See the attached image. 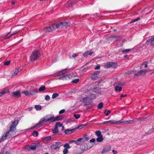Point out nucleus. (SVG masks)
<instances>
[{"mask_svg": "<svg viewBox=\"0 0 154 154\" xmlns=\"http://www.w3.org/2000/svg\"><path fill=\"white\" fill-rule=\"evenodd\" d=\"M70 24V23L69 21H62L59 23L52 24L51 26L48 27H45L44 29V32L48 33L51 32L57 28H62L64 27H66L67 26H69Z\"/></svg>", "mask_w": 154, "mask_h": 154, "instance_id": "nucleus-1", "label": "nucleus"}, {"mask_svg": "<svg viewBox=\"0 0 154 154\" xmlns=\"http://www.w3.org/2000/svg\"><path fill=\"white\" fill-rule=\"evenodd\" d=\"M54 118L53 116L51 115H47L41 118L38 123L31 128V129H33L36 127L39 128L42 126L45 122H47L49 121L50 122H52V120Z\"/></svg>", "mask_w": 154, "mask_h": 154, "instance_id": "nucleus-2", "label": "nucleus"}, {"mask_svg": "<svg viewBox=\"0 0 154 154\" xmlns=\"http://www.w3.org/2000/svg\"><path fill=\"white\" fill-rule=\"evenodd\" d=\"M41 56L39 52L37 50L34 51L31 54L30 57V60L33 62Z\"/></svg>", "mask_w": 154, "mask_h": 154, "instance_id": "nucleus-3", "label": "nucleus"}, {"mask_svg": "<svg viewBox=\"0 0 154 154\" xmlns=\"http://www.w3.org/2000/svg\"><path fill=\"white\" fill-rule=\"evenodd\" d=\"M92 146H93L91 145L89 143H84L81 146L82 151L83 152L85 151H87L91 148Z\"/></svg>", "mask_w": 154, "mask_h": 154, "instance_id": "nucleus-4", "label": "nucleus"}, {"mask_svg": "<svg viewBox=\"0 0 154 154\" xmlns=\"http://www.w3.org/2000/svg\"><path fill=\"white\" fill-rule=\"evenodd\" d=\"M117 66V63L113 62H107L106 63L105 67L106 68H108L110 67L116 68Z\"/></svg>", "mask_w": 154, "mask_h": 154, "instance_id": "nucleus-5", "label": "nucleus"}, {"mask_svg": "<svg viewBox=\"0 0 154 154\" xmlns=\"http://www.w3.org/2000/svg\"><path fill=\"white\" fill-rule=\"evenodd\" d=\"M9 131H7L5 133L4 135L2 136L0 139V142L4 141V140L8 139L11 136V135L9 134Z\"/></svg>", "mask_w": 154, "mask_h": 154, "instance_id": "nucleus-6", "label": "nucleus"}, {"mask_svg": "<svg viewBox=\"0 0 154 154\" xmlns=\"http://www.w3.org/2000/svg\"><path fill=\"white\" fill-rule=\"evenodd\" d=\"M100 71H96L91 75L90 77L91 79L94 80L98 79L99 77L98 76L100 74Z\"/></svg>", "mask_w": 154, "mask_h": 154, "instance_id": "nucleus-7", "label": "nucleus"}, {"mask_svg": "<svg viewBox=\"0 0 154 154\" xmlns=\"http://www.w3.org/2000/svg\"><path fill=\"white\" fill-rule=\"evenodd\" d=\"M89 99H90L88 97H86L81 99L80 101L81 102L85 103L86 105H91V103H92V102L90 101Z\"/></svg>", "mask_w": 154, "mask_h": 154, "instance_id": "nucleus-8", "label": "nucleus"}, {"mask_svg": "<svg viewBox=\"0 0 154 154\" xmlns=\"http://www.w3.org/2000/svg\"><path fill=\"white\" fill-rule=\"evenodd\" d=\"M122 122V121L121 120L117 121H116L115 120H110L109 121H107L104 122H103V124H106L107 123H110V124H119L120 123H121Z\"/></svg>", "mask_w": 154, "mask_h": 154, "instance_id": "nucleus-9", "label": "nucleus"}, {"mask_svg": "<svg viewBox=\"0 0 154 154\" xmlns=\"http://www.w3.org/2000/svg\"><path fill=\"white\" fill-rule=\"evenodd\" d=\"M71 77V75L70 74H67L60 77L58 78V79L63 80H68L70 79Z\"/></svg>", "mask_w": 154, "mask_h": 154, "instance_id": "nucleus-10", "label": "nucleus"}, {"mask_svg": "<svg viewBox=\"0 0 154 154\" xmlns=\"http://www.w3.org/2000/svg\"><path fill=\"white\" fill-rule=\"evenodd\" d=\"M12 95L14 97L18 98L21 97V94L19 91H16L12 93Z\"/></svg>", "mask_w": 154, "mask_h": 154, "instance_id": "nucleus-11", "label": "nucleus"}, {"mask_svg": "<svg viewBox=\"0 0 154 154\" xmlns=\"http://www.w3.org/2000/svg\"><path fill=\"white\" fill-rule=\"evenodd\" d=\"M111 149V146L110 145H107L101 151L102 153H105L108 152Z\"/></svg>", "mask_w": 154, "mask_h": 154, "instance_id": "nucleus-12", "label": "nucleus"}, {"mask_svg": "<svg viewBox=\"0 0 154 154\" xmlns=\"http://www.w3.org/2000/svg\"><path fill=\"white\" fill-rule=\"evenodd\" d=\"M21 69L20 67L16 68L12 71L11 72L12 74L13 75H16Z\"/></svg>", "mask_w": 154, "mask_h": 154, "instance_id": "nucleus-13", "label": "nucleus"}, {"mask_svg": "<svg viewBox=\"0 0 154 154\" xmlns=\"http://www.w3.org/2000/svg\"><path fill=\"white\" fill-rule=\"evenodd\" d=\"M145 72L146 71H144V70H141L135 73V75L140 76L142 75H145Z\"/></svg>", "mask_w": 154, "mask_h": 154, "instance_id": "nucleus-14", "label": "nucleus"}, {"mask_svg": "<svg viewBox=\"0 0 154 154\" xmlns=\"http://www.w3.org/2000/svg\"><path fill=\"white\" fill-rule=\"evenodd\" d=\"M114 86L115 87V91H118L120 92L122 90V87L119 85L117 83L114 84Z\"/></svg>", "mask_w": 154, "mask_h": 154, "instance_id": "nucleus-15", "label": "nucleus"}, {"mask_svg": "<svg viewBox=\"0 0 154 154\" xmlns=\"http://www.w3.org/2000/svg\"><path fill=\"white\" fill-rule=\"evenodd\" d=\"M76 130V128H73L71 129H67L64 132L66 134H69L75 132Z\"/></svg>", "mask_w": 154, "mask_h": 154, "instance_id": "nucleus-16", "label": "nucleus"}, {"mask_svg": "<svg viewBox=\"0 0 154 154\" xmlns=\"http://www.w3.org/2000/svg\"><path fill=\"white\" fill-rule=\"evenodd\" d=\"M135 122L134 120H127L124 121H122L121 123H122L123 125H128L129 124H133Z\"/></svg>", "mask_w": 154, "mask_h": 154, "instance_id": "nucleus-17", "label": "nucleus"}, {"mask_svg": "<svg viewBox=\"0 0 154 154\" xmlns=\"http://www.w3.org/2000/svg\"><path fill=\"white\" fill-rule=\"evenodd\" d=\"M69 70V69H66L62 71L59 72L55 75V76L56 77H58L60 76L61 75L65 73L66 71H68Z\"/></svg>", "mask_w": 154, "mask_h": 154, "instance_id": "nucleus-18", "label": "nucleus"}, {"mask_svg": "<svg viewBox=\"0 0 154 154\" xmlns=\"http://www.w3.org/2000/svg\"><path fill=\"white\" fill-rule=\"evenodd\" d=\"M63 116L62 115H59L56 116L52 120V122H55L57 121H59L61 120L63 118Z\"/></svg>", "mask_w": 154, "mask_h": 154, "instance_id": "nucleus-19", "label": "nucleus"}, {"mask_svg": "<svg viewBox=\"0 0 154 154\" xmlns=\"http://www.w3.org/2000/svg\"><path fill=\"white\" fill-rule=\"evenodd\" d=\"M51 148L53 150L57 151L59 150L60 148L59 147L55 144H53L50 146Z\"/></svg>", "mask_w": 154, "mask_h": 154, "instance_id": "nucleus-20", "label": "nucleus"}, {"mask_svg": "<svg viewBox=\"0 0 154 154\" xmlns=\"http://www.w3.org/2000/svg\"><path fill=\"white\" fill-rule=\"evenodd\" d=\"M87 136V135L85 134L83 137L81 138L82 139V142L83 143H85V142L89 140V138Z\"/></svg>", "mask_w": 154, "mask_h": 154, "instance_id": "nucleus-21", "label": "nucleus"}, {"mask_svg": "<svg viewBox=\"0 0 154 154\" xmlns=\"http://www.w3.org/2000/svg\"><path fill=\"white\" fill-rule=\"evenodd\" d=\"M74 4V2L72 1H68L66 4V6L67 8L72 6Z\"/></svg>", "mask_w": 154, "mask_h": 154, "instance_id": "nucleus-22", "label": "nucleus"}, {"mask_svg": "<svg viewBox=\"0 0 154 154\" xmlns=\"http://www.w3.org/2000/svg\"><path fill=\"white\" fill-rule=\"evenodd\" d=\"M147 42L150 43L151 45H154V35L152 36L147 41Z\"/></svg>", "mask_w": 154, "mask_h": 154, "instance_id": "nucleus-23", "label": "nucleus"}, {"mask_svg": "<svg viewBox=\"0 0 154 154\" xmlns=\"http://www.w3.org/2000/svg\"><path fill=\"white\" fill-rule=\"evenodd\" d=\"M94 53V52L93 51L90 52L87 51L83 54V56L85 57H87L88 55H92Z\"/></svg>", "mask_w": 154, "mask_h": 154, "instance_id": "nucleus-24", "label": "nucleus"}, {"mask_svg": "<svg viewBox=\"0 0 154 154\" xmlns=\"http://www.w3.org/2000/svg\"><path fill=\"white\" fill-rule=\"evenodd\" d=\"M38 93L37 90L35 89L31 91H29V94L31 95H33Z\"/></svg>", "mask_w": 154, "mask_h": 154, "instance_id": "nucleus-25", "label": "nucleus"}, {"mask_svg": "<svg viewBox=\"0 0 154 154\" xmlns=\"http://www.w3.org/2000/svg\"><path fill=\"white\" fill-rule=\"evenodd\" d=\"M88 97L90 100L94 99L96 97V95L95 94H91Z\"/></svg>", "mask_w": 154, "mask_h": 154, "instance_id": "nucleus-26", "label": "nucleus"}, {"mask_svg": "<svg viewBox=\"0 0 154 154\" xmlns=\"http://www.w3.org/2000/svg\"><path fill=\"white\" fill-rule=\"evenodd\" d=\"M19 121L18 120H17L13 122H12L11 125H12L13 126H14L16 128V127L18 124Z\"/></svg>", "mask_w": 154, "mask_h": 154, "instance_id": "nucleus-27", "label": "nucleus"}, {"mask_svg": "<svg viewBox=\"0 0 154 154\" xmlns=\"http://www.w3.org/2000/svg\"><path fill=\"white\" fill-rule=\"evenodd\" d=\"M103 140V136L102 135H101V136L98 137L96 139V140L97 141L99 142H102Z\"/></svg>", "mask_w": 154, "mask_h": 154, "instance_id": "nucleus-28", "label": "nucleus"}, {"mask_svg": "<svg viewBox=\"0 0 154 154\" xmlns=\"http://www.w3.org/2000/svg\"><path fill=\"white\" fill-rule=\"evenodd\" d=\"M16 129V128L14 126H13L12 125H11L9 127V130L8 131H9L11 132H13Z\"/></svg>", "mask_w": 154, "mask_h": 154, "instance_id": "nucleus-29", "label": "nucleus"}, {"mask_svg": "<svg viewBox=\"0 0 154 154\" xmlns=\"http://www.w3.org/2000/svg\"><path fill=\"white\" fill-rule=\"evenodd\" d=\"M81 141L82 139L81 138H79L77 140H75V143L77 145H79L81 144Z\"/></svg>", "mask_w": 154, "mask_h": 154, "instance_id": "nucleus-30", "label": "nucleus"}, {"mask_svg": "<svg viewBox=\"0 0 154 154\" xmlns=\"http://www.w3.org/2000/svg\"><path fill=\"white\" fill-rule=\"evenodd\" d=\"M58 129L57 126H56V125L54 126V129H53L52 130V132L54 133H56L58 132Z\"/></svg>", "mask_w": 154, "mask_h": 154, "instance_id": "nucleus-31", "label": "nucleus"}, {"mask_svg": "<svg viewBox=\"0 0 154 154\" xmlns=\"http://www.w3.org/2000/svg\"><path fill=\"white\" fill-rule=\"evenodd\" d=\"M9 92V91L8 90H4L0 92V97L2 96L3 94Z\"/></svg>", "mask_w": 154, "mask_h": 154, "instance_id": "nucleus-32", "label": "nucleus"}, {"mask_svg": "<svg viewBox=\"0 0 154 154\" xmlns=\"http://www.w3.org/2000/svg\"><path fill=\"white\" fill-rule=\"evenodd\" d=\"M20 31H16L12 33L11 35L9 36H8L7 37H6L5 38L6 39H8L10 37L13 36V35L16 34L18 33Z\"/></svg>", "mask_w": 154, "mask_h": 154, "instance_id": "nucleus-33", "label": "nucleus"}, {"mask_svg": "<svg viewBox=\"0 0 154 154\" xmlns=\"http://www.w3.org/2000/svg\"><path fill=\"white\" fill-rule=\"evenodd\" d=\"M34 108L37 111L40 110L42 109V106L40 105H35Z\"/></svg>", "mask_w": 154, "mask_h": 154, "instance_id": "nucleus-34", "label": "nucleus"}, {"mask_svg": "<svg viewBox=\"0 0 154 154\" xmlns=\"http://www.w3.org/2000/svg\"><path fill=\"white\" fill-rule=\"evenodd\" d=\"M45 89H46V88H45V86L42 85V86H41L39 88V90H38V91L40 92H42V91H43L45 90Z\"/></svg>", "mask_w": 154, "mask_h": 154, "instance_id": "nucleus-35", "label": "nucleus"}, {"mask_svg": "<svg viewBox=\"0 0 154 154\" xmlns=\"http://www.w3.org/2000/svg\"><path fill=\"white\" fill-rule=\"evenodd\" d=\"M96 135L97 136V137H99L100 136H101V135H102L101 134V132L100 131H96L95 132Z\"/></svg>", "mask_w": 154, "mask_h": 154, "instance_id": "nucleus-36", "label": "nucleus"}, {"mask_svg": "<svg viewBox=\"0 0 154 154\" xmlns=\"http://www.w3.org/2000/svg\"><path fill=\"white\" fill-rule=\"evenodd\" d=\"M150 118L151 117L150 116H148L147 117H145L143 119H141L140 120L142 121H146L147 120H149L150 119Z\"/></svg>", "mask_w": 154, "mask_h": 154, "instance_id": "nucleus-37", "label": "nucleus"}, {"mask_svg": "<svg viewBox=\"0 0 154 154\" xmlns=\"http://www.w3.org/2000/svg\"><path fill=\"white\" fill-rule=\"evenodd\" d=\"M58 147H59L60 148L61 146H63V145L61 144V143L60 142H57L55 143V144Z\"/></svg>", "mask_w": 154, "mask_h": 154, "instance_id": "nucleus-38", "label": "nucleus"}, {"mask_svg": "<svg viewBox=\"0 0 154 154\" xmlns=\"http://www.w3.org/2000/svg\"><path fill=\"white\" fill-rule=\"evenodd\" d=\"M103 102H101L98 104L97 108L98 109H101L103 107Z\"/></svg>", "mask_w": 154, "mask_h": 154, "instance_id": "nucleus-39", "label": "nucleus"}, {"mask_svg": "<svg viewBox=\"0 0 154 154\" xmlns=\"http://www.w3.org/2000/svg\"><path fill=\"white\" fill-rule=\"evenodd\" d=\"M59 95V94L57 93H55L53 94L52 95V98L53 99H54L56 98Z\"/></svg>", "mask_w": 154, "mask_h": 154, "instance_id": "nucleus-40", "label": "nucleus"}, {"mask_svg": "<svg viewBox=\"0 0 154 154\" xmlns=\"http://www.w3.org/2000/svg\"><path fill=\"white\" fill-rule=\"evenodd\" d=\"M63 147L65 148H67V149H69L70 147L69 143H66L63 145Z\"/></svg>", "mask_w": 154, "mask_h": 154, "instance_id": "nucleus-41", "label": "nucleus"}, {"mask_svg": "<svg viewBox=\"0 0 154 154\" xmlns=\"http://www.w3.org/2000/svg\"><path fill=\"white\" fill-rule=\"evenodd\" d=\"M86 126V125H81L78 127H77V128H75L76 129H80L83 128H84Z\"/></svg>", "mask_w": 154, "mask_h": 154, "instance_id": "nucleus-42", "label": "nucleus"}, {"mask_svg": "<svg viewBox=\"0 0 154 154\" xmlns=\"http://www.w3.org/2000/svg\"><path fill=\"white\" fill-rule=\"evenodd\" d=\"M134 73V72L133 71L130 70V71H128L127 72H126L125 73V74L126 75H131L133 74Z\"/></svg>", "mask_w": 154, "mask_h": 154, "instance_id": "nucleus-43", "label": "nucleus"}, {"mask_svg": "<svg viewBox=\"0 0 154 154\" xmlns=\"http://www.w3.org/2000/svg\"><path fill=\"white\" fill-rule=\"evenodd\" d=\"M32 134L34 136L35 135V136L37 137L38 135V133L37 131H33Z\"/></svg>", "mask_w": 154, "mask_h": 154, "instance_id": "nucleus-44", "label": "nucleus"}, {"mask_svg": "<svg viewBox=\"0 0 154 154\" xmlns=\"http://www.w3.org/2000/svg\"><path fill=\"white\" fill-rule=\"evenodd\" d=\"M10 60H8L4 62V65L5 66H8L10 64Z\"/></svg>", "mask_w": 154, "mask_h": 154, "instance_id": "nucleus-45", "label": "nucleus"}, {"mask_svg": "<svg viewBox=\"0 0 154 154\" xmlns=\"http://www.w3.org/2000/svg\"><path fill=\"white\" fill-rule=\"evenodd\" d=\"M79 81V79H75L72 80V82L73 83L77 84V83Z\"/></svg>", "mask_w": 154, "mask_h": 154, "instance_id": "nucleus-46", "label": "nucleus"}, {"mask_svg": "<svg viewBox=\"0 0 154 154\" xmlns=\"http://www.w3.org/2000/svg\"><path fill=\"white\" fill-rule=\"evenodd\" d=\"M22 93L23 94H25V95H26V96H28L29 95H30L29 91L28 92L27 91H23Z\"/></svg>", "mask_w": 154, "mask_h": 154, "instance_id": "nucleus-47", "label": "nucleus"}, {"mask_svg": "<svg viewBox=\"0 0 154 154\" xmlns=\"http://www.w3.org/2000/svg\"><path fill=\"white\" fill-rule=\"evenodd\" d=\"M131 51V49H125L122 50V52L123 53H128Z\"/></svg>", "mask_w": 154, "mask_h": 154, "instance_id": "nucleus-48", "label": "nucleus"}, {"mask_svg": "<svg viewBox=\"0 0 154 154\" xmlns=\"http://www.w3.org/2000/svg\"><path fill=\"white\" fill-rule=\"evenodd\" d=\"M73 116L75 117L76 119H78L80 117V115L79 114H74Z\"/></svg>", "mask_w": 154, "mask_h": 154, "instance_id": "nucleus-49", "label": "nucleus"}, {"mask_svg": "<svg viewBox=\"0 0 154 154\" xmlns=\"http://www.w3.org/2000/svg\"><path fill=\"white\" fill-rule=\"evenodd\" d=\"M63 154H67L68 152V151L67 148H64L63 150Z\"/></svg>", "mask_w": 154, "mask_h": 154, "instance_id": "nucleus-50", "label": "nucleus"}, {"mask_svg": "<svg viewBox=\"0 0 154 154\" xmlns=\"http://www.w3.org/2000/svg\"><path fill=\"white\" fill-rule=\"evenodd\" d=\"M29 148L30 149L35 150L36 148V147L34 145H32L29 147Z\"/></svg>", "mask_w": 154, "mask_h": 154, "instance_id": "nucleus-51", "label": "nucleus"}, {"mask_svg": "<svg viewBox=\"0 0 154 154\" xmlns=\"http://www.w3.org/2000/svg\"><path fill=\"white\" fill-rule=\"evenodd\" d=\"M55 125L56 126H57V127L58 126H59L60 127H62L63 126L62 124L60 122H57Z\"/></svg>", "mask_w": 154, "mask_h": 154, "instance_id": "nucleus-52", "label": "nucleus"}, {"mask_svg": "<svg viewBox=\"0 0 154 154\" xmlns=\"http://www.w3.org/2000/svg\"><path fill=\"white\" fill-rule=\"evenodd\" d=\"M140 19V18L139 17H138V18H136V19H134V20H132V21H131L130 22V23H134V22H136V21H138V20H139Z\"/></svg>", "mask_w": 154, "mask_h": 154, "instance_id": "nucleus-53", "label": "nucleus"}, {"mask_svg": "<svg viewBox=\"0 0 154 154\" xmlns=\"http://www.w3.org/2000/svg\"><path fill=\"white\" fill-rule=\"evenodd\" d=\"M144 65V67L145 68H146L147 67L148 65H147V62H145L143 63L142 65Z\"/></svg>", "mask_w": 154, "mask_h": 154, "instance_id": "nucleus-54", "label": "nucleus"}, {"mask_svg": "<svg viewBox=\"0 0 154 154\" xmlns=\"http://www.w3.org/2000/svg\"><path fill=\"white\" fill-rule=\"evenodd\" d=\"M50 96L48 95H47L45 97V100H47L48 101L50 100Z\"/></svg>", "mask_w": 154, "mask_h": 154, "instance_id": "nucleus-55", "label": "nucleus"}, {"mask_svg": "<svg viewBox=\"0 0 154 154\" xmlns=\"http://www.w3.org/2000/svg\"><path fill=\"white\" fill-rule=\"evenodd\" d=\"M78 56V54L77 53L73 54L72 55V57L74 58Z\"/></svg>", "mask_w": 154, "mask_h": 154, "instance_id": "nucleus-56", "label": "nucleus"}, {"mask_svg": "<svg viewBox=\"0 0 154 154\" xmlns=\"http://www.w3.org/2000/svg\"><path fill=\"white\" fill-rule=\"evenodd\" d=\"M65 112V110L64 109H62L59 111V113L60 114H61L64 113Z\"/></svg>", "mask_w": 154, "mask_h": 154, "instance_id": "nucleus-57", "label": "nucleus"}, {"mask_svg": "<svg viewBox=\"0 0 154 154\" xmlns=\"http://www.w3.org/2000/svg\"><path fill=\"white\" fill-rule=\"evenodd\" d=\"M118 84H119V85H120L121 86H122V85H124L125 84V82H122L121 83H117Z\"/></svg>", "mask_w": 154, "mask_h": 154, "instance_id": "nucleus-58", "label": "nucleus"}, {"mask_svg": "<svg viewBox=\"0 0 154 154\" xmlns=\"http://www.w3.org/2000/svg\"><path fill=\"white\" fill-rule=\"evenodd\" d=\"M51 136H48L45 138V139L46 140H49L51 139Z\"/></svg>", "mask_w": 154, "mask_h": 154, "instance_id": "nucleus-59", "label": "nucleus"}, {"mask_svg": "<svg viewBox=\"0 0 154 154\" xmlns=\"http://www.w3.org/2000/svg\"><path fill=\"white\" fill-rule=\"evenodd\" d=\"M95 141V139L94 138H93L89 142L90 143H94Z\"/></svg>", "mask_w": 154, "mask_h": 154, "instance_id": "nucleus-60", "label": "nucleus"}, {"mask_svg": "<svg viewBox=\"0 0 154 154\" xmlns=\"http://www.w3.org/2000/svg\"><path fill=\"white\" fill-rule=\"evenodd\" d=\"M100 68V66H97L95 67V69L96 70L99 69Z\"/></svg>", "mask_w": 154, "mask_h": 154, "instance_id": "nucleus-61", "label": "nucleus"}, {"mask_svg": "<svg viewBox=\"0 0 154 154\" xmlns=\"http://www.w3.org/2000/svg\"><path fill=\"white\" fill-rule=\"evenodd\" d=\"M111 112V111L110 110H108L107 111V113H106L105 114V115L106 116H108L109 113H110Z\"/></svg>", "mask_w": 154, "mask_h": 154, "instance_id": "nucleus-62", "label": "nucleus"}, {"mask_svg": "<svg viewBox=\"0 0 154 154\" xmlns=\"http://www.w3.org/2000/svg\"><path fill=\"white\" fill-rule=\"evenodd\" d=\"M126 95H127L126 94H125V95H124V94H121L120 95V97H124L126 96Z\"/></svg>", "mask_w": 154, "mask_h": 154, "instance_id": "nucleus-63", "label": "nucleus"}, {"mask_svg": "<svg viewBox=\"0 0 154 154\" xmlns=\"http://www.w3.org/2000/svg\"><path fill=\"white\" fill-rule=\"evenodd\" d=\"M16 3V2L15 1H12L11 2V4L13 5H14Z\"/></svg>", "mask_w": 154, "mask_h": 154, "instance_id": "nucleus-64", "label": "nucleus"}]
</instances>
